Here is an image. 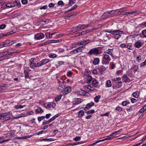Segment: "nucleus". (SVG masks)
Wrapping results in <instances>:
<instances>
[{"instance_id":"6","label":"nucleus","mask_w":146,"mask_h":146,"mask_svg":"<svg viewBox=\"0 0 146 146\" xmlns=\"http://www.w3.org/2000/svg\"><path fill=\"white\" fill-rule=\"evenodd\" d=\"M84 48L83 46H80L72 50L70 52V53L71 54H75L79 53H81L82 51V50H83Z\"/></svg>"},{"instance_id":"56","label":"nucleus","mask_w":146,"mask_h":146,"mask_svg":"<svg viewBox=\"0 0 146 146\" xmlns=\"http://www.w3.org/2000/svg\"><path fill=\"white\" fill-rule=\"evenodd\" d=\"M39 103L42 105H43L45 107V106H46V103H44V102L43 101H40L39 102Z\"/></svg>"},{"instance_id":"54","label":"nucleus","mask_w":146,"mask_h":146,"mask_svg":"<svg viewBox=\"0 0 146 146\" xmlns=\"http://www.w3.org/2000/svg\"><path fill=\"white\" fill-rule=\"evenodd\" d=\"M73 72L71 71H68L67 74V75L69 77H71V75L72 74Z\"/></svg>"},{"instance_id":"13","label":"nucleus","mask_w":146,"mask_h":146,"mask_svg":"<svg viewBox=\"0 0 146 146\" xmlns=\"http://www.w3.org/2000/svg\"><path fill=\"white\" fill-rule=\"evenodd\" d=\"M113 51L112 49H109L107 50L104 52L105 54H108L109 55H111V56L112 57H113L114 54L113 53Z\"/></svg>"},{"instance_id":"22","label":"nucleus","mask_w":146,"mask_h":146,"mask_svg":"<svg viewBox=\"0 0 146 146\" xmlns=\"http://www.w3.org/2000/svg\"><path fill=\"white\" fill-rule=\"evenodd\" d=\"M110 138H105V139H102V140H99V141H97L95 143H93L92 144H91L90 145L91 146H94V145H95L96 143H99V142H101V141H105V140H109L110 139Z\"/></svg>"},{"instance_id":"45","label":"nucleus","mask_w":146,"mask_h":146,"mask_svg":"<svg viewBox=\"0 0 146 146\" xmlns=\"http://www.w3.org/2000/svg\"><path fill=\"white\" fill-rule=\"evenodd\" d=\"M58 90L60 92H62L63 90V88L62 87V86L60 85V84H59Z\"/></svg>"},{"instance_id":"19","label":"nucleus","mask_w":146,"mask_h":146,"mask_svg":"<svg viewBox=\"0 0 146 146\" xmlns=\"http://www.w3.org/2000/svg\"><path fill=\"white\" fill-rule=\"evenodd\" d=\"M78 31V29L77 26L72 28L69 31L70 32L73 33H75Z\"/></svg>"},{"instance_id":"15","label":"nucleus","mask_w":146,"mask_h":146,"mask_svg":"<svg viewBox=\"0 0 146 146\" xmlns=\"http://www.w3.org/2000/svg\"><path fill=\"white\" fill-rule=\"evenodd\" d=\"M94 104L93 102H91L88 103L86 105V106L84 108V110H86V109H89L90 108L94 106Z\"/></svg>"},{"instance_id":"18","label":"nucleus","mask_w":146,"mask_h":146,"mask_svg":"<svg viewBox=\"0 0 146 146\" xmlns=\"http://www.w3.org/2000/svg\"><path fill=\"white\" fill-rule=\"evenodd\" d=\"M49 22V20L48 19H44L40 21V24L42 25H45Z\"/></svg>"},{"instance_id":"26","label":"nucleus","mask_w":146,"mask_h":146,"mask_svg":"<svg viewBox=\"0 0 146 146\" xmlns=\"http://www.w3.org/2000/svg\"><path fill=\"white\" fill-rule=\"evenodd\" d=\"M56 33H50L47 32L45 33L46 36L47 38H51L52 37V36L55 34Z\"/></svg>"},{"instance_id":"3","label":"nucleus","mask_w":146,"mask_h":146,"mask_svg":"<svg viewBox=\"0 0 146 146\" xmlns=\"http://www.w3.org/2000/svg\"><path fill=\"white\" fill-rule=\"evenodd\" d=\"M100 54L101 53L100 52V51L97 48H95L90 50L87 53L89 56L93 55L97 56Z\"/></svg>"},{"instance_id":"14","label":"nucleus","mask_w":146,"mask_h":146,"mask_svg":"<svg viewBox=\"0 0 146 146\" xmlns=\"http://www.w3.org/2000/svg\"><path fill=\"white\" fill-rule=\"evenodd\" d=\"M110 14L109 11H107L105 12L101 16V17L102 19H105L108 17H110Z\"/></svg>"},{"instance_id":"23","label":"nucleus","mask_w":146,"mask_h":146,"mask_svg":"<svg viewBox=\"0 0 146 146\" xmlns=\"http://www.w3.org/2000/svg\"><path fill=\"white\" fill-rule=\"evenodd\" d=\"M16 42V41L15 40L12 41L11 42H7L5 43V46H10L11 45L13 44L14 43Z\"/></svg>"},{"instance_id":"5","label":"nucleus","mask_w":146,"mask_h":146,"mask_svg":"<svg viewBox=\"0 0 146 146\" xmlns=\"http://www.w3.org/2000/svg\"><path fill=\"white\" fill-rule=\"evenodd\" d=\"M56 106L55 103L53 102H49L46 104L45 106V108L48 110H52Z\"/></svg>"},{"instance_id":"48","label":"nucleus","mask_w":146,"mask_h":146,"mask_svg":"<svg viewBox=\"0 0 146 146\" xmlns=\"http://www.w3.org/2000/svg\"><path fill=\"white\" fill-rule=\"evenodd\" d=\"M45 118V116H42L41 117H38V120L39 121H41Z\"/></svg>"},{"instance_id":"55","label":"nucleus","mask_w":146,"mask_h":146,"mask_svg":"<svg viewBox=\"0 0 146 146\" xmlns=\"http://www.w3.org/2000/svg\"><path fill=\"white\" fill-rule=\"evenodd\" d=\"M48 8V6L47 5H46L43 7H41L40 8V10L42 9H47Z\"/></svg>"},{"instance_id":"58","label":"nucleus","mask_w":146,"mask_h":146,"mask_svg":"<svg viewBox=\"0 0 146 146\" xmlns=\"http://www.w3.org/2000/svg\"><path fill=\"white\" fill-rule=\"evenodd\" d=\"M110 13V16L111 15H114L115 14V11L114 10H112L111 11H109Z\"/></svg>"},{"instance_id":"44","label":"nucleus","mask_w":146,"mask_h":146,"mask_svg":"<svg viewBox=\"0 0 146 146\" xmlns=\"http://www.w3.org/2000/svg\"><path fill=\"white\" fill-rule=\"evenodd\" d=\"M95 112V111L94 110L92 109L87 111L86 113L87 114H89L90 113H93Z\"/></svg>"},{"instance_id":"57","label":"nucleus","mask_w":146,"mask_h":146,"mask_svg":"<svg viewBox=\"0 0 146 146\" xmlns=\"http://www.w3.org/2000/svg\"><path fill=\"white\" fill-rule=\"evenodd\" d=\"M21 3L23 5H25L27 3L28 1L27 0H21Z\"/></svg>"},{"instance_id":"28","label":"nucleus","mask_w":146,"mask_h":146,"mask_svg":"<svg viewBox=\"0 0 146 146\" xmlns=\"http://www.w3.org/2000/svg\"><path fill=\"white\" fill-rule=\"evenodd\" d=\"M126 48L129 50H132L133 49V46L131 43H128L126 44Z\"/></svg>"},{"instance_id":"46","label":"nucleus","mask_w":146,"mask_h":146,"mask_svg":"<svg viewBox=\"0 0 146 146\" xmlns=\"http://www.w3.org/2000/svg\"><path fill=\"white\" fill-rule=\"evenodd\" d=\"M76 2V0H70L69 2V6H71L72 5L71 4H74Z\"/></svg>"},{"instance_id":"35","label":"nucleus","mask_w":146,"mask_h":146,"mask_svg":"<svg viewBox=\"0 0 146 146\" xmlns=\"http://www.w3.org/2000/svg\"><path fill=\"white\" fill-rule=\"evenodd\" d=\"M86 94H88L87 92H85L83 90H81L80 91V95L82 96H85Z\"/></svg>"},{"instance_id":"24","label":"nucleus","mask_w":146,"mask_h":146,"mask_svg":"<svg viewBox=\"0 0 146 146\" xmlns=\"http://www.w3.org/2000/svg\"><path fill=\"white\" fill-rule=\"evenodd\" d=\"M15 131L14 130H11L8 132V134L9 136L11 137H14Z\"/></svg>"},{"instance_id":"40","label":"nucleus","mask_w":146,"mask_h":146,"mask_svg":"<svg viewBox=\"0 0 146 146\" xmlns=\"http://www.w3.org/2000/svg\"><path fill=\"white\" fill-rule=\"evenodd\" d=\"M24 107V106H21L20 105H17L15 106L14 107L15 108L18 109L20 108H23Z\"/></svg>"},{"instance_id":"47","label":"nucleus","mask_w":146,"mask_h":146,"mask_svg":"<svg viewBox=\"0 0 146 146\" xmlns=\"http://www.w3.org/2000/svg\"><path fill=\"white\" fill-rule=\"evenodd\" d=\"M58 5H60L62 7L64 6V3L62 1H60L58 2Z\"/></svg>"},{"instance_id":"2","label":"nucleus","mask_w":146,"mask_h":146,"mask_svg":"<svg viewBox=\"0 0 146 146\" xmlns=\"http://www.w3.org/2000/svg\"><path fill=\"white\" fill-rule=\"evenodd\" d=\"M111 60V58L108 54H104L102 59V63L103 64H108Z\"/></svg>"},{"instance_id":"59","label":"nucleus","mask_w":146,"mask_h":146,"mask_svg":"<svg viewBox=\"0 0 146 146\" xmlns=\"http://www.w3.org/2000/svg\"><path fill=\"white\" fill-rule=\"evenodd\" d=\"M46 131H40L36 133V134L37 135H39L40 134H42L44 133H45Z\"/></svg>"},{"instance_id":"9","label":"nucleus","mask_w":146,"mask_h":146,"mask_svg":"<svg viewBox=\"0 0 146 146\" xmlns=\"http://www.w3.org/2000/svg\"><path fill=\"white\" fill-rule=\"evenodd\" d=\"M34 59L33 58H32L30 60V67L32 69L35 68V67H39V66H37V63L36 64V63L34 62Z\"/></svg>"},{"instance_id":"49","label":"nucleus","mask_w":146,"mask_h":146,"mask_svg":"<svg viewBox=\"0 0 146 146\" xmlns=\"http://www.w3.org/2000/svg\"><path fill=\"white\" fill-rule=\"evenodd\" d=\"M138 68H139L137 66L135 65L132 68V70H133L134 71H137Z\"/></svg>"},{"instance_id":"34","label":"nucleus","mask_w":146,"mask_h":146,"mask_svg":"<svg viewBox=\"0 0 146 146\" xmlns=\"http://www.w3.org/2000/svg\"><path fill=\"white\" fill-rule=\"evenodd\" d=\"M24 73L25 74V78H29V75L28 71L26 70H25L24 71Z\"/></svg>"},{"instance_id":"4","label":"nucleus","mask_w":146,"mask_h":146,"mask_svg":"<svg viewBox=\"0 0 146 146\" xmlns=\"http://www.w3.org/2000/svg\"><path fill=\"white\" fill-rule=\"evenodd\" d=\"M9 113L5 112L2 113L0 114V120L5 119V120H8L10 119V117L9 116Z\"/></svg>"},{"instance_id":"7","label":"nucleus","mask_w":146,"mask_h":146,"mask_svg":"<svg viewBox=\"0 0 146 146\" xmlns=\"http://www.w3.org/2000/svg\"><path fill=\"white\" fill-rule=\"evenodd\" d=\"M50 60L47 59H43L37 63V66L40 67L45 64L49 62Z\"/></svg>"},{"instance_id":"27","label":"nucleus","mask_w":146,"mask_h":146,"mask_svg":"<svg viewBox=\"0 0 146 146\" xmlns=\"http://www.w3.org/2000/svg\"><path fill=\"white\" fill-rule=\"evenodd\" d=\"M85 87L89 90L88 91H94L95 90V88L94 87L91 86L90 85H85Z\"/></svg>"},{"instance_id":"37","label":"nucleus","mask_w":146,"mask_h":146,"mask_svg":"<svg viewBox=\"0 0 146 146\" xmlns=\"http://www.w3.org/2000/svg\"><path fill=\"white\" fill-rule=\"evenodd\" d=\"M141 46V43L140 42H137L135 43V46L137 48H139Z\"/></svg>"},{"instance_id":"31","label":"nucleus","mask_w":146,"mask_h":146,"mask_svg":"<svg viewBox=\"0 0 146 146\" xmlns=\"http://www.w3.org/2000/svg\"><path fill=\"white\" fill-rule=\"evenodd\" d=\"M7 87V86L5 84H3L2 85H0V93L4 89V88Z\"/></svg>"},{"instance_id":"63","label":"nucleus","mask_w":146,"mask_h":146,"mask_svg":"<svg viewBox=\"0 0 146 146\" xmlns=\"http://www.w3.org/2000/svg\"><path fill=\"white\" fill-rule=\"evenodd\" d=\"M6 27V25L4 24H3L0 25V29H4Z\"/></svg>"},{"instance_id":"53","label":"nucleus","mask_w":146,"mask_h":146,"mask_svg":"<svg viewBox=\"0 0 146 146\" xmlns=\"http://www.w3.org/2000/svg\"><path fill=\"white\" fill-rule=\"evenodd\" d=\"M50 123V122L49 120L48 121L44 120V122H43L42 124V125H45L46 124H48L49 123Z\"/></svg>"},{"instance_id":"41","label":"nucleus","mask_w":146,"mask_h":146,"mask_svg":"<svg viewBox=\"0 0 146 146\" xmlns=\"http://www.w3.org/2000/svg\"><path fill=\"white\" fill-rule=\"evenodd\" d=\"M106 86L108 87H109L111 86V82L110 80H108L106 82Z\"/></svg>"},{"instance_id":"50","label":"nucleus","mask_w":146,"mask_h":146,"mask_svg":"<svg viewBox=\"0 0 146 146\" xmlns=\"http://www.w3.org/2000/svg\"><path fill=\"white\" fill-rule=\"evenodd\" d=\"M77 7L78 6L77 5H75L74 6L71 7V9L70 10H68L67 12H69L72 10H74L77 8Z\"/></svg>"},{"instance_id":"36","label":"nucleus","mask_w":146,"mask_h":146,"mask_svg":"<svg viewBox=\"0 0 146 146\" xmlns=\"http://www.w3.org/2000/svg\"><path fill=\"white\" fill-rule=\"evenodd\" d=\"M14 3H15V5L17 6L18 7H21V4L19 1H15Z\"/></svg>"},{"instance_id":"33","label":"nucleus","mask_w":146,"mask_h":146,"mask_svg":"<svg viewBox=\"0 0 146 146\" xmlns=\"http://www.w3.org/2000/svg\"><path fill=\"white\" fill-rule=\"evenodd\" d=\"M92 80V77L91 76L88 75V76L87 78L86 79V81L89 83Z\"/></svg>"},{"instance_id":"52","label":"nucleus","mask_w":146,"mask_h":146,"mask_svg":"<svg viewBox=\"0 0 146 146\" xmlns=\"http://www.w3.org/2000/svg\"><path fill=\"white\" fill-rule=\"evenodd\" d=\"M81 139V137H80L78 136L76 137L75 138H73V140L76 141H79Z\"/></svg>"},{"instance_id":"1","label":"nucleus","mask_w":146,"mask_h":146,"mask_svg":"<svg viewBox=\"0 0 146 146\" xmlns=\"http://www.w3.org/2000/svg\"><path fill=\"white\" fill-rule=\"evenodd\" d=\"M105 32L114 35V38L117 40L121 36V35L123 33V32L119 30H114L111 29V30H106Z\"/></svg>"},{"instance_id":"30","label":"nucleus","mask_w":146,"mask_h":146,"mask_svg":"<svg viewBox=\"0 0 146 146\" xmlns=\"http://www.w3.org/2000/svg\"><path fill=\"white\" fill-rule=\"evenodd\" d=\"M81 143L80 142H75L73 143H69L68 144L66 145V146H74L76 145H77L78 144H81Z\"/></svg>"},{"instance_id":"29","label":"nucleus","mask_w":146,"mask_h":146,"mask_svg":"<svg viewBox=\"0 0 146 146\" xmlns=\"http://www.w3.org/2000/svg\"><path fill=\"white\" fill-rule=\"evenodd\" d=\"M78 114L79 117H81L84 115V112L83 110H81L79 111L78 113Z\"/></svg>"},{"instance_id":"51","label":"nucleus","mask_w":146,"mask_h":146,"mask_svg":"<svg viewBox=\"0 0 146 146\" xmlns=\"http://www.w3.org/2000/svg\"><path fill=\"white\" fill-rule=\"evenodd\" d=\"M146 110V109H145V108L143 107L140 109L139 111V112L141 113H143Z\"/></svg>"},{"instance_id":"12","label":"nucleus","mask_w":146,"mask_h":146,"mask_svg":"<svg viewBox=\"0 0 146 146\" xmlns=\"http://www.w3.org/2000/svg\"><path fill=\"white\" fill-rule=\"evenodd\" d=\"M89 24L87 25H79L77 26L78 29V31L80 30H82L84 29L87 28L89 26Z\"/></svg>"},{"instance_id":"43","label":"nucleus","mask_w":146,"mask_h":146,"mask_svg":"<svg viewBox=\"0 0 146 146\" xmlns=\"http://www.w3.org/2000/svg\"><path fill=\"white\" fill-rule=\"evenodd\" d=\"M57 56L56 54H55L50 53L49 54V56L50 58H55Z\"/></svg>"},{"instance_id":"16","label":"nucleus","mask_w":146,"mask_h":146,"mask_svg":"<svg viewBox=\"0 0 146 146\" xmlns=\"http://www.w3.org/2000/svg\"><path fill=\"white\" fill-rule=\"evenodd\" d=\"M82 99L80 98H77L75 99V100L73 101V104H78L82 102Z\"/></svg>"},{"instance_id":"21","label":"nucleus","mask_w":146,"mask_h":146,"mask_svg":"<svg viewBox=\"0 0 146 146\" xmlns=\"http://www.w3.org/2000/svg\"><path fill=\"white\" fill-rule=\"evenodd\" d=\"M92 84L93 86L96 87L98 85V82L96 79L94 78L92 82Z\"/></svg>"},{"instance_id":"32","label":"nucleus","mask_w":146,"mask_h":146,"mask_svg":"<svg viewBox=\"0 0 146 146\" xmlns=\"http://www.w3.org/2000/svg\"><path fill=\"white\" fill-rule=\"evenodd\" d=\"M139 94V92L137 91L135 92L132 94L133 96L136 98H137L138 97Z\"/></svg>"},{"instance_id":"62","label":"nucleus","mask_w":146,"mask_h":146,"mask_svg":"<svg viewBox=\"0 0 146 146\" xmlns=\"http://www.w3.org/2000/svg\"><path fill=\"white\" fill-rule=\"evenodd\" d=\"M142 33L144 36L146 37V29H145L142 31Z\"/></svg>"},{"instance_id":"11","label":"nucleus","mask_w":146,"mask_h":146,"mask_svg":"<svg viewBox=\"0 0 146 146\" xmlns=\"http://www.w3.org/2000/svg\"><path fill=\"white\" fill-rule=\"evenodd\" d=\"M121 78H122V80L123 82H129L130 81V79L127 77L126 74L123 75Z\"/></svg>"},{"instance_id":"42","label":"nucleus","mask_w":146,"mask_h":146,"mask_svg":"<svg viewBox=\"0 0 146 146\" xmlns=\"http://www.w3.org/2000/svg\"><path fill=\"white\" fill-rule=\"evenodd\" d=\"M56 78L59 82L62 83H63L64 81L61 79V78L60 77V76H57L56 77Z\"/></svg>"},{"instance_id":"39","label":"nucleus","mask_w":146,"mask_h":146,"mask_svg":"<svg viewBox=\"0 0 146 146\" xmlns=\"http://www.w3.org/2000/svg\"><path fill=\"white\" fill-rule=\"evenodd\" d=\"M62 97V96L61 95H59L57 96L55 98V101L56 102H58L61 99Z\"/></svg>"},{"instance_id":"61","label":"nucleus","mask_w":146,"mask_h":146,"mask_svg":"<svg viewBox=\"0 0 146 146\" xmlns=\"http://www.w3.org/2000/svg\"><path fill=\"white\" fill-rule=\"evenodd\" d=\"M117 84L118 85L117 87L118 88L122 86V81H119L118 83Z\"/></svg>"},{"instance_id":"38","label":"nucleus","mask_w":146,"mask_h":146,"mask_svg":"<svg viewBox=\"0 0 146 146\" xmlns=\"http://www.w3.org/2000/svg\"><path fill=\"white\" fill-rule=\"evenodd\" d=\"M100 98V95H98L96 96L94 98V100L95 102L96 103H98L99 102V100Z\"/></svg>"},{"instance_id":"17","label":"nucleus","mask_w":146,"mask_h":146,"mask_svg":"<svg viewBox=\"0 0 146 146\" xmlns=\"http://www.w3.org/2000/svg\"><path fill=\"white\" fill-rule=\"evenodd\" d=\"M44 112V110L40 107H38L35 111V113L36 114L42 113Z\"/></svg>"},{"instance_id":"8","label":"nucleus","mask_w":146,"mask_h":146,"mask_svg":"<svg viewBox=\"0 0 146 146\" xmlns=\"http://www.w3.org/2000/svg\"><path fill=\"white\" fill-rule=\"evenodd\" d=\"M44 37V35L42 33H37L35 35V39L36 40H40L43 38Z\"/></svg>"},{"instance_id":"60","label":"nucleus","mask_w":146,"mask_h":146,"mask_svg":"<svg viewBox=\"0 0 146 146\" xmlns=\"http://www.w3.org/2000/svg\"><path fill=\"white\" fill-rule=\"evenodd\" d=\"M123 71V70H118L116 72V74H117V75H119Z\"/></svg>"},{"instance_id":"10","label":"nucleus","mask_w":146,"mask_h":146,"mask_svg":"<svg viewBox=\"0 0 146 146\" xmlns=\"http://www.w3.org/2000/svg\"><path fill=\"white\" fill-rule=\"evenodd\" d=\"M97 69L101 74H103L106 70V68L103 65L98 66Z\"/></svg>"},{"instance_id":"64","label":"nucleus","mask_w":146,"mask_h":146,"mask_svg":"<svg viewBox=\"0 0 146 146\" xmlns=\"http://www.w3.org/2000/svg\"><path fill=\"white\" fill-rule=\"evenodd\" d=\"M146 65V59L145 60L144 62H143L142 63L140 64L141 66L142 67L145 65Z\"/></svg>"},{"instance_id":"25","label":"nucleus","mask_w":146,"mask_h":146,"mask_svg":"<svg viewBox=\"0 0 146 146\" xmlns=\"http://www.w3.org/2000/svg\"><path fill=\"white\" fill-rule=\"evenodd\" d=\"M71 90V88L69 86H67L65 89V92L66 94H68L70 92Z\"/></svg>"},{"instance_id":"20","label":"nucleus","mask_w":146,"mask_h":146,"mask_svg":"<svg viewBox=\"0 0 146 146\" xmlns=\"http://www.w3.org/2000/svg\"><path fill=\"white\" fill-rule=\"evenodd\" d=\"M100 60L98 58H95L94 59V61L93 62V64L94 65H96L98 64L100 62Z\"/></svg>"}]
</instances>
